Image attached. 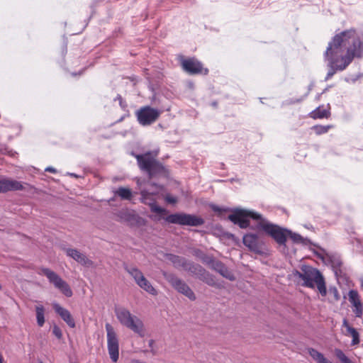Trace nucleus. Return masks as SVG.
Segmentation results:
<instances>
[{
    "label": "nucleus",
    "mask_w": 363,
    "mask_h": 363,
    "mask_svg": "<svg viewBox=\"0 0 363 363\" xmlns=\"http://www.w3.org/2000/svg\"><path fill=\"white\" fill-rule=\"evenodd\" d=\"M52 333L58 338V339H60L62 337V331L60 330V328L57 326V325H55L53 327V329H52Z\"/></svg>",
    "instance_id": "obj_32"
},
{
    "label": "nucleus",
    "mask_w": 363,
    "mask_h": 363,
    "mask_svg": "<svg viewBox=\"0 0 363 363\" xmlns=\"http://www.w3.org/2000/svg\"><path fill=\"white\" fill-rule=\"evenodd\" d=\"M164 279L171 284V286L179 293L184 295L191 301L196 300V296L191 288L182 279H179L172 273L163 272Z\"/></svg>",
    "instance_id": "obj_8"
},
{
    "label": "nucleus",
    "mask_w": 363,
    "mask_h": 363,
    "mask_svg": "<svg viewBox=\"0 0 363 363\" xmlns=\"http://www.w3.org/2000/svg\"><path fill=\"white\" fill-rule=\"evenodd\" d=\"M116 315L119 322L128 329L137 333L140 337L145 335L143 321L137 316L133 315L125 308H117L115 310Z\"/></svg>",
    "instance_id": "obj_4"
},
{
    "label": "nucleus",
    "mask_w": 363,
    "mask_h": 363,
    "mask_svg": "<svg viewBox=\"0 0 363 363\" xmlns=\"http://www.w3.org/2000/svg\"><path fill=\"white\" fill-rule=\"evenodd\" d=\"M250 218L257 220V228L262 229L277 243L285 244L289 230L269 222L260 213L250 210L235 209L232 214L228 216V219L241 228H246L250 225Z\"/></svg>",
    "instance_id": "obj_2"
},
{
    "label": "nucleus",
    "mask_w": 363,
    "mask_h": 363,
    "mask_svg": "<svg viewBox=\"0 0 363 363\" xmlns=\"http://www.w3.org/2000/svg\"><path fill=\"white\" fill-rule=\"evenodd\" d=\"M211 268L230 281H234L235 279V277L233 272L230 271L228 267L219 260L216 259Z\"/></svg>",
    "instance_id": "obj_19"
},
{
    "label": "nucleus",
    "mask_w": 363,
    "mask_h": 363,
    "mask_svg": "<svg viewBox=\"0 0 363 363\" xmlns=\"http://www.w3.org/2000/svg\"><path fill=\"white\" fill-rule=\"evenodd\" d=\"M152 343H153V341H152V340H150V345H151Z\"/></svg>",
    "instance_id": "obj_42"
},
{
    "label": "nucleus",
    "mask_w": 363,
    "mask_h": 363,
    "mask_svg": "<svg viewBox=\"0 0 363 363\" xmlns=\"http://www.w3.org/2000/svg\"><path fill=\"white\" fill-rule=\"evenodd\" d=\"M308 352L313 359L317 363H333L327 358H325L321 352H318L314 348H308Z\"/></svg>",
    "instance_id": "obj_23"
},
{
    "label": "nucleus",
    "mask_w": 363,
    "mask_h": 363,
    "mask_svg": "<svg viewBox=\"0 0 363 363\" xmlns=\"http://www.w3.org/2000/svg\"><path fill=\"white\" fill-rule=\"evenodd\" d=\"M184 270L196 276L198 279L203 281L208 286H215L216 285L215 277L198 264H194L192 262L187 261Z\"/></svg>",
    "instance_id": "obj_9"
},
{
    "label": "nucleus",
    "mask_w": 363,
    "mask_h": 363,
    "mask_svg": "<svg viewBox=\"0 0 363 363\" xmlns=\"http://www.w3.org/2000/svg\"><path fill=\"white\" fill-rule=\"evenodd\" d=\"M161 113L162 111L157 108L145 106L138 109L135 113V116L140 125L147 126L155 123L160 117Z\"/></svg>",
    "instance_id": "obj_10"
},
{
    "label": "nucleus",
    "mask_w": 363,
    "mask_h": 363,
    "mask_svg": "<svg viewBox=\"0 0 363 363\" xmlns=\"http://www.w3.org/2000/svg\"><path fill=\"white\" fill-rule=\"evenodd\" d=\"M45 171L46 172H52V173H55L56 172V169L52 167H48L45 169Z\"/></svg>",
    "instance_id": "obj_34"
},
{
    "label": "nucleus",
    "mask_w": 363,
    "mask_h": 363,
    "mask_svg": "<svg viewBox=\"0 0 363 363\" xmlns=\"http://www.w3.org/2000/svg\"><path fill=\"white\" fill-rule=\"evenodd\" d=\"M124 269L132 277L139 287L152 296L157 295V291L145 277L143 272L134 265L124 264Z\"/></svg>",
    "instance_id": "obj_6"
},
{
    "label": "nucleus",
    "mask_w": 363,
    "mask_h": 363,
    "mask_svg": "<svg viewBox=\"0 0 363 363\" xmlns=\"http://www.w3.org/2000/svg\"><path fill=\"white\" fill-rule=\"evenodd\" d=\"M344 326L347 329V332L349 335H350L352 337V345H356L359 343V335L357 330L352 327H351L346 320H344L343 323Z\"/></svg>",
    "instance_id": "obj_24"
},
{
    "label": "nucleus",
    "mask_w": 363,
    "mask_h": 363,
    "mask_svg": "<svg viewBox=\"0 0 363 363\" xmlns=\"http://www.w3.org/2000/svg\"><path fill=\"white\" fill-rule=\"evenodd\" d=\"M140 194L142 202L145 204L149 205L152 212L161 214L165 211L163 208L155 204V199L153 194L149 193L145 190H143L141 191Z\"/></svg>",
    "instance_id": "obj_15"
},
{
    "label": "nucleus",
    "mask_w": 363,
    "mask_h": 363,
    "mask_svg": "<svg viewBox=\"0 0 363 363\" xmlns=\"http://www.w3.org/2000/svg\"><path fill=\"white\" fill-rule=\"evenodd\" d=\"M183 69L190 74H207L208 69L203 68L202 64L194 58L183 60L182 61Z\"/></svg>",
    "instance_id": "obj_13"
},
{
    "label": "nucleus",
    "mask_w": 363,
    "mask_h": 363,
    "mask_svg": "<svg viewBox=\"0 0 363 363\" xmlns=\"http://www.w3.org/2000/svg\"><path fill=\"white\" fill-rule=\"evenodd\" d=\"M35 312L38 325L42 327L45 323V308L42 305L36 306Z\"/></svg>",
    "instance_id": "obj_27"
},
{
    "label": "nucleus",
    "mask_w": 363,
    "mask_h": 363,
    "mask_svg": "<svg viewBox=\"0 0 363 363\" xmlns=\"http://www.w3.org/2000/svg\"><path fill=\"white\" fill-rule=\"evenodd\" d=\"M70 174L72 177H77V176L75 174H74V173H71V174Z\"/></svg>",
    "instance_id": "obj_41"
},
{
    "label": "nucleus",
    "mask_w": 363,
    "mask_h": 363,
    "mask_svg": "<svg viewBox=\"0 0 363 363\" xmlns=\"http://www.w3.org/2000/svg\"><path fill=\"white\" fill-rule=\"evenodd\" d=\"M341 363H352V362L348 357H346Z\"/></svg>",
    "instance_id": "obj_36"
},
{
    "label": "nucleus",
    "mask_w": 363,
    "mask_h": 363,
    "mask_svg": "<svg viewBox=\"0 0 363 363\" xmlns=\"http://www.w3.org/2000/svg\"><path fill=\"white\" fill-rule=\"evenodd\" d=\"M166 220L170 223L189 226H200L204 223L203 218L186 213L171 214L167 217Z\"/></svg>",
    "instance_id": "obj_11"
},
{
    "label": "nucleus",
    "mask_w": 363,
    "mask_h": 363,
    "mask_svg": "<svg viewBox=\"0 0 363 363\" xmlns=\"http://www.w3.org/2000/svg\"><path fill=\"white\" fill-rule=\"evenodd\" d=\"M40 275L45 276L49 282L67 297H71L73 294L69 284L64 281L57 273L48 268H42L38 272Z\"/></svg>",
    "instance_id": "obj_7"
},
{
    "label": "nucleus",
    "mask_w": 363,
    "mask_h": 363,
    "mask_svg": "<svg viewBox=\"0 0 363 363\" xmlns=\"http://www.w3.org/2000/svg\"><path fill=\"white\" fill-rule=\"evenodd\" d=\"M166 258L172 263L174 267L178 269L182 268V269H184L188 261L184 257L172 254H167L166 255Z\"/></svg>",
    "instance_id": "obj_22"
},
{
    "label": "nucleus",
    "mask_w": 363,
    "mask_h": 363,
    "mask_svg": "<svg viewBox=\"0 0 363 363\" xmlns=\"http://www.w3.org/2000/svg\"><path fill=\"white\" fill-rule=\"evenodd\" d=\"M118 220L125 223L130 225H135L139 223L140 218L134 211L128 209H123L116 214Z\"/></svg>",
    "instance_id": "obj_14"
},
{
    "label": "nucleus",
    "mask_w": 363,
    "mask_h": 363,
    "mask_svg": "<svg viewBox=\"0 0 363 363\" xmlns=\"http://www.w3.org/2000/svg\"><path fill=\"white\" fill-rule=\"evenodd\" d=\"M40 363H43V362H40Z\"/></svg>",
    "instance_id": "obj_44"
},
{
    "label": "nucleus",
    "mask_w": 363,
    "mask_h": 363,
    "mask_svg": "<svg viewBox=\"0 0 363 363\" xmlns=\"http://www.w3.org/2000/svg\"><path fill=\"white\" fill-rule=\"evenodd\" d=\"M23 189V186L21 182L8 178L0 179V193L22 190Z\"/></svg>",
    "instance_id": "obj_16"
},
{
    "label": "nucleus",
    "mask_w": 363,
    "mask_h": 363,
    "mask_svg": "<svg viewBox=\"0 0 363 363\" xmlns=\"http://www.w3.org/2000/svg\"><path fill=\"white\" fill-rule=\"evenodd\" d=\"M335 356L340 359V361L342 362L346 357H347L345 353L340 349H335Z\"/></svg>",
    "instance_id": "obj_31"
},
{
    "label": "nucleus",
    "mask_w": 363,
    "mask_h": 363,
    "mask_svg": "<svg viewBox=\"0 0 363 363\" xmlns=\"http://www.w3.org/2000/svg\"><path fill=\"white\" fill-rule=\"evenodd\" d=\"M1 289V285L0 284V289Z\"/></svg>",
    "instance_id": "obj_43"
},
{
    "label": "nucleus",
    "mask_w": 363,
    "mask_h": 363,
    "mask_svg": "<svg viewBox=\"0 0 363 363\" xmlns=\"http://www.w3.org/2000/svg\"><path fill=\"white\" fill-rule=\"evenodd\" d=\"M52 308L55 313L60 316V318L72 328L75 327V321L72 318L70 312L62 307L57 303H52Z\"/></svg>",
    "instance_id": "obj_17"
},
{
    "label": "nucleus",
    "mask_w": 363,
    "mask_h": 363,
    "mask_svg": "<svg viewBox=\"0 0 363 363\" xmlns=\"http://www.w3.org/2000/svg\"><path fill=\"white\" fill-rule=\"evenodd\" d=\"M244 245L252 251L258 252L259 250V238L256 234L250 233L243 237Z\"/></svg>",
    "instance_id": "obj_21"
},
{
    "label": "nucleus",
    "mask_w": 363,
    "mask_h": 363,
    "mask_svg": "<svg viewBox=\"0 0 363 363\" xmlns=\"http://www.w3.org/2000/svg\"><path fill=\"white\" fill-rule=\"evenodd\" d=\"M293 275L297 281L303 286L317 289L320 294L325 296L327 294L325 279L321 272L309 265H302L300 270L293 272Z\"/></svg>",
    "instance_id": "obj_3"
},
{
    "label": "nucleus",
    "mask_w": 363,
    "mask_h": 363,
    "mask_svg": "<svg viewBox=\"0 0 363 363\" xmlns=\"http://www.w3.org/2000/svg\"><path fill=\"white\" fill-rule=\"evenodd\" d=\"M107 333V346L110 358L113 362H116L119 356L118 340L113 328L109 324H106Z\"/></svg>",
    "instance_id": "obj_12"
},
{
    "label": "nucleus",
    "mask_w": 363,
    "mask_h": 363,
    "mask_svg": "<svg viewBox=\"0 0 363 363\" xmlns=\"http://www.w3.org/2000/svg\"><path fill=\"white\" fill-rule=\"evenodd\" d=\"M328 114V111L325 109H320L318 108L313 113V117L314 118H323L327 117Z\"/></svg>",
    "instance_id": "obj_29"
},
{
    "label": "nucleus",
    "mask_w": 363,
    "mask_h": 363,
    "mask_svg": "<svg viewBox=\"0 0 363 363\" xmlns=\"http://www.w3.org/2000/svg\"><path fill=\"white\" fill-rule=\"evenodd\" d=\"M349 301L354 307L353 312L356 317L360 318L363 313V306L359 294L355 290H350L348 294Z\"/></svg>",
    "instance_id": "obj_18"
},
{
    "label": "nucleus",
    "mask_w": 363,
    "mask_h": 363,
    "mask_svg": "<svg viewBox=\"0 0 363 363\" xmlns=\"http://www.w3.org/2000/svg\"><path fill=\"white\" fill-rule=\"evenodd\" d=\"M164 199L167 203H172V204L176 203L177 201V199L176 197L172 196L169 194L166 195Z\"/></svg>",
    "instance_id": "obj_33"
},
{
    "label": "nucleus",
    "mask_w": 363,
    "mask_h": 363,
    "mask_svg": "<svg viewBox=\"0 0 363 363\" xmlns=\"http://www.w3.org/2000/svg\"><path fill=\"white\" fill-rule=\"evenodd\" d=\"M158 151L155 150L143 155H135L140 168L147 172L150 177L153 176L162 169L161 164L155 160Z\"/></svg>",
    "instance_id": "obj_5"
},
{
    "label": "nucleus",
    "mask_w": 363,
    "mask_h": 363,
    "mask_svg": "<svg viewBox=\"0 0 363 363\" xmlns=\"http://www.w3.org/2000/svg\"><path fill=\"white\" fill-rule=\"evenodd\" d=\"M330 69L325 80L330 79L337 71L345 70L354 58L363 56V41L355 30L350 29L336 34L325 52Z\"/></svg>",
    "instance_id": "obj_1"
},
{
    "label": "nucleus",
    "mask_w": 363,
    "mask_h": 363,
    "mask_svg": "<svg viewBox=\"0 0 363 363\" xmlns=\"http://www.w3.org/2000/svg\"><path fill=\"white\" fill-rule=\"evenodd\" d=\"M0 363H3V357L1 354H0Z\"/></svg>",
    "instance_id": "obj_40"
},
{
    "label": "nucleus",
    "mask_w": 363,
    "mask_h": 363,
    "mask_svg": "<svg viewBox=\"0 0 363 363\" xmlns=\"http://www.w3.org/2000/svg\"><path fill=\"white\" fill-rule=\"evenodd\" d=\"M213 209L215 211H220L219 208H218V207H217V206H214V207L213 208Z\"/></svg>",
    "instance_id": "obj_39"
},
{
    "label": "nucleus",
    "mask_w": 363,
    "mask_h": 363,
    "mask_svg": "<svg viewBox=\"0 0 363 363\" xmlns=\"http://www.w3.org/2000/svg\"><path fill=\"white\" fill-rule=\"evenodd\" d=\"M333 293H334V296L335 297V299L338 300L339 299V294H338V291H337L336 288L333 289Z\"/></svg>",
    "instance_id": "obj_35"
},
{
    "label": "nucleus",
    "mask_w": 363,
    "mask_h": 363,
    "mask_svg": "<svg viewBox=\"0 0 363 363\" xmlns=\"http://www.w3.org/2000/svg\"><path fill=\"white\" fill-rule=\"evenodd\" d=\"M288 237H289L294 243L297 244L307 245L310 242L308 239L304 238L299 234L293 233L291 230H288L287 238Z\"/></svg>",
    "instance_id": "obj_25"
},
{
    "label": "nucleus",
    "mask_w": 363,
    "mask_h": 363,
    "mask_svg": "<svg viewBox=\"0 0 363 363\" xmlns=\"http://www.w3.org/2000/svg\"><path fill=\"white\" fill-rule=\"evenodd\" d=\"M117 99H120V102H119V103H120V105H121V106H123V99H122V97H121L120 95H118V96H117Z\"/></svg>",
    "instance_id": "obj_38"
},
{
    "label": "nucleus",
    "mask_w": 363,
    "mask_h": 363,
    "mask_svg": "<svg viewBox=\"0 0 363 363\" xmlns=\"http://www.w3.org/2000/svg\"><path fill=\"white\" fill-rule=\"evenodd\" d=\"M65 251L67 256L72 257L76 262L82 265L89 266L91 263L84 253L76 249L67 248Z\"/></svg>",
    "instance_id": "obj_20"
},
{
    "label": "nucleus",
    "mask_w": 363,
    "mask_h": 363,
    "mask_svg": "<svg viewBox=\"0 0 363 363\" xmlns=\"http://www.w3.org/2000/svg\"><path fill=\"white\" fill-rule=\"evenodd\" d=\"M201 261L208 264L210 267L212 266V264L214 263V262L216 261V259L213 258V257L211 256H208L206 254H203V253H201V255H199Z\"/></svg>",
    "instance_id": "obj_28"
},
{
    "label": "nucleus",
    "mask_w": 363,
    "mask_h": 363,
    "mask_svg": "<svg viewBox=\"0 0 363 363\" xmlns=\"http://www.w3.org/2000/svg\"><path fill=\"white\" fill-rule=\"evenodd\" d=\"M131 363H145V362H141L138 359H133V360H131Z\"/></svg>",
    "instance_id": "obj_37"
},
{
    "label": "nucleus",
    "mask_w": 363,
    "mask_h": 363,
    "mask_svg": "<svg viewBox=\"0 0 363 363\" xmlns=\"http://www.w3.org/2000/svg\"><path fill=\"white\" fill-rule=\"evenodd\" d=\"M115 194L123 200H130L133 196L132 191L129 188L122 186L115 191Z\"/></svg>",
    "instance_id": "obj_26"
},
{
    "label": "nucleus",
    "mask_w": 363,
    "mask_h": 363,
    "mask_svg": "<svg viewBox=\"0 0 363 363\" xmlns=\"http://www.w3.org/2000/svg\"><path fill=\"white\" fill-rule=\"evenodd\" d=\"M313 128L315 130L316 134L320 135L327 133L330 126L315 125Z\"/></svg>",
    "instance_id": "obj_30"
}]
</instances>
